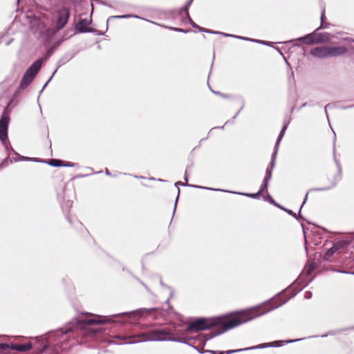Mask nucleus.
Listing matches in <instances>:
<instances>
[{"instance_id": "nucleus-1", "label": "nucleus", "mask_w": 354, "mask_h": 354, "mask_svg": "<svg viewBox=\"0 0 354 354\" xmlns=\"http://www.w3.org/2000/svg\"><path fill=\"white\" fill-rule=\"evenodd\" d=\"M288 300V298L283 300L274 307L267 310V312L281 306ZM266 313V311L257 313L256 310H251L213 318H199L189 323L187 328L183 330L178 329V327L181 326V325L174 324L173 328H160L158 329L151 330L147 333H144L143 335L145 336L148 340L184 342L181 336L192 332L196 333L201 330L209 329L211 330V333L209 339H211L236 326L262 315Z\"/></svg>"}, {"instance_id": "nucleus-2", "label": "nucleus", "mask_w": 354, "mask_h": 354, "mask_svg": "<svg viewBox=\"0 0 354 354\" xmlns=\"http://www.w3.org/2000/svg\"><path fill=\"white\" fill-rule=\"evenodd\" d=\"M80 330L82 334L86 336L88 333V318L86 315L84 318L79 317L71 321L64 328L53 332H50L46 338L41 339V344L35 346L37 353L44 354V350L51 346L57 353L59 348L66 350L68 348L67 340L71 337V333Z\"/></svg>"}, {"instance_id": "nucleus-3", "label": "nucleus", "mask_w": 354, "mask_h": 354, "mask_svg": "<svg viewBox=\"0 0 354 354\" xmlns=\"http://www.w3.org/2000/svg\"><path fill=\"white\" fill-rule=\"evenodd\" d=\"M42 63L43 61L41 59H37L27 69L21 80L19 88H26L32 82L41 68Z\"/></svg>"}, {"instance_id": "nucleus-4", "label": "nucleus", "mask_w": 354, "mask_h": 354, "mask_svg": "<svg viewBox=\"0 0 354 354\" xmlns=\"http://www.w3.org/2000/svg\"><path fill=\"white\" fill-rule=\"evenodd\" d=\"M163 310L160 308H139L133 311L121 313V315L127 316L129 318H139L143 317L145 314L153 315V319H158V315H162Z\"/></svg>"}, {"instance_id": "nucleus-5", "label": "nucleus", "mask_w": 354, "mask_h": 354, "mask_svg": "<svg viewBox=\"0 0 354 354\" xmlns=\"http://www.w3.org/2000/svg\"><path fill=\"white\" fill-rule=\"evenodd\" d=\"M9 122V117L3 114L0 120V140L5 146L7 151H12L14 153L15 151L12 147L9 148L8 145V128Z\"/></svg>"}, {"instance_id": "nucleus-6", "label": "nucleus", "mask_w": 354, "mask_h": 354, "mask_svg": "<svg viewBox=\"0 0 354 354\" xmlns=\"http://www.w3.org/2000/svg\"><path fill=\"white\" fill-rule=\"evenodd\" d=\"M41 344V339L37 341L34 345L31 343L28 342L25 344H11L10 345L6 344H0V352H4L9 348L12 350L17 351L19 352H26L29 351L32 347L35 348V346H39Z\"/></svg>"}, {"instance_id": "nucleus-7", "label": "nucleus", "mask_w": 354, "mask_h": 354, "mask_svg": "<svg viewBox=\"0 0 354 354\" xmlns=\"http://www.w3.org/2000/svg\"><path fill=\"white\" fill-rule=\"evenodd\" d=\"M328 33H316L313 32L304 37H300L298 40L303 41L306 44L326 42L328 40Z\"/></svg>"}, {"instance_id": "nucleus-8", "label": "nucleus", "mask_w": 354, "mask_h": 354, "mask_svg": "<svg viewBox=\"0 0 354 354\" xmlns=\"http://www.w3.org/2000/svg\"><path fill=\"white\" fill-rule=\"evenodd\" d=\"M69 17V11L67 8H64L59 10L57 13V28L62 29L67 23Z\"/></svg>"}, {"instance_id": "nucleus-9", "label": "nucleus", "mask_w": 354, "mask_h": 354, "mask_svg": "<svg viewBox=\"0 0 354 354\" xmlns=\"http://www.w3.org/2000/svg\"><path fill=\"white\" fill-rule=\"evenodd\" d=\"M310 54L318 58L329 57L327 46H319L314 48L310 50Z\"/></svg>"}, {"instance_id": "nucleus-10", "label": "nucleus", "mask_w": 354, "mask_h": 354, "mask_svg": "<svg viewBox=\"0 0 354 354\" xmlns=\"http://www.w3.org/2000/svg\"><path fill=\"white\" fill-rule=\"evenodd\" d=\"M329 57L340 56L347 52L344 46H327Z\"/></svg>"}, {"instance_id": "nucleus-11", "label": "nucleus", "mask_w": 354, "mask_h": 354, "mask_svg": "<svg viewBox=\"0 0 354 354\" xmlns=\"http://www.w3.org/2000/svg\"><path fill=\"white\" fill-rule=\"evenodd\" d=\"M268 346H279V345L277 344V342H273L272 343H271L270 344H259L258 346H252L250 348L228 351L227 352V353L231 354V353H238V352H241V351H243L253 350V349H257V348H267Z\"/></svg>"}, {"instance_id": "nucleus-12", "label": "nucleus", "mask_w": 354, "mask_h": 354, "mask_svg": "<svg viewBox=\"0 0 354 354\" xmlns=\"http://www.w3.org/2000/svg\"><path fill=\"white\" fill-rule=\"evenodd\" d=\"M73 189H68L65 188L64 189V196H63V202L62 203V206L64 209H69L72 206L73 201L70 198L66 199L65 197H69V194H73Z\"/></svg>"}, {"instance_id": "nucleus-13", "label": "nucleus", "mask_w": 354, "mask_h": 354, "mask_svg": "<svg viewBox=\"0 0 354 354\" xmlns=\"http://www.w3.org/2000/svg\"><path fill=\"white\" fill-rule=\"evenodd\" d=\"M342 247V243L341 242H338L334 243L333 245L329 248L324 254V258L326 260L329 259L337 250H339Z\"/></svg>"}, {"instance_id": "nucleus-14", "label": "nucleus", "mask_w": 354, "mask_h": 354, "mask_svg": "<svg viewBox=\"0 0 354 354\" xmlns=\"http://www.w3.org/2000/svg\"><path fill=\"white\" fill-rule=\"evenodd\" d=\"M270 179H271V171L270 170L266 171V176L263 179V183H262L261 188L259 191L261 194L268 189V183H269V181Z\"/></svg>"}, {"instance_id": "nucleus-15", "label": "nucleus", "mask_w": 354, "mask_h": 354, "mask_svg": "<svg viewBox=\"0 0 354 354\" xmlns=\"http://www.w3.org/2000/svg\"><path fill=\"white\" fill-rule=\"evenodd\" d=\"M76 29L81 32H88V22L86 20H82L76 25Z\"/></svg>"}, {"instance_id": "nucleus-16", "label": "nucleus", "mask_w": 354, "mask_h": 354, "mask_svg": "<svg viewBox=\"0 0 354 354\" xmlns=\"http://www.w3.org/2000/svg\"><path fill=\"white\" fill-rule=\"evenodd\" d=\"M107 320L104 318L97 317L94 316L93 314L90 313V326L96 324H103L105 323Z\"/></svg>"}, {"instance_id": "nucleus-17", "label": "nucleus", "mask_w": 354, "mask_h": 354, "mask_svg": "<svg viewBox=\"0 0 354 354\" xmlns=\"http://www.w3.org/2000/svg\"><path fill=\"white\" fill-rule=\"evenodd\" d=\"M14 155L15 156V157L12 158V160L14 162H18V161H21V160H35V161L37 162V160L35 158H28V157L21 156L16 151H14Z\"/></svg>"}, {"instance_id": "nucleus-18", "label": "nucleus", "mask_w": 354, "mask_h": 354, "mask_svg": "<svg viewBox=\"0 0 354 354\" xmlns=\"http://www.w3.org/2000/svg\"><path fill=\"white\" fill-rule=\"evenodd\" d=\"M155 328H153V329H150L148 331L145 332V333H142L140 334H139L138 335H137L136 337H133V339H135V337H137L139 339L138 340H130L128 342L129 344H135V343H138V342H145V341H149L145 336L143 335L144 333H148L149 331L151 330H154Z\"/></svg>"}, {"instance_id": "nucleus-19", "label": "nucleus", "mask_w": 354, "mask_h": 354, "mask_svg": "<svg viewBox=\"0 0 354 354\" xmlns=\"http://www.w3.org/2000/svg\"><path fill=\"white\" fill-rule=\"evenodd\" d=\"M277 152H278V149H274V151H273V153L272 154V158H271V162H270V167L266 169V171L270 170L271 171V174H272V170H273V169L274 167V165H275V161H276V158H277Z\"/></svg>"}, {"instance_id": "nucleus-20", "label": "nucleus", "mask_w": 354, "mask_h": 354, "mask_svg": "<svg viewBox=\"0 0 354 354\" xmlns=\"http://www.w3.org/2000/svg\"><path fill=\"white\" fill-rule=\"evenodd\" d=\"M219 34H221V35H224L225 37H236V38L241 39H243V40H250V41H256V42L263 44H267L265 41H259V40L250 39H248V38H246V37H244L235 36V35H230V34H227V33H223V32H220Z\"/></svg>"}, {"instance_id": "nucleus-21", "label": "nucleus", "mask_w": 354, "mask_h": 354, "mask_svg": "<svg viewBox=\"0 0 354 354\" xmlns=\"http://www.w3.org/2000/svg\"><path fill=\"white\" fill-rule=\"evenodd\" d=\"M48 165L53 167H60L63 165L62 164V160L57 159H51L48 162H46Z\"/></svg>"}, {"instance_id": "nucleus-22", "label": "nucleus", "mask_w": 354, "mask_h": 354, "mask_svg": "<svg viewBox=\"0 0 354 354\" xmlns=\"http://www.w3.org/2000/svg\"><path fill=\"white\" fill-rule=\"evenodd\" d=\"M192 1H193V0H188L185 5L184 11H185V14L186 16H188V14H189L188 9H189V6H191V4L192 3Z\"/></svg>"}, {"instance_id": "nucleus-23", "label": "nucleus", "mask_w": 354, "mask_h": 354, "mask_svg": "<svg viewBox=\"0 0 354 354\" xmlns=\"http://www.w3.org/2000/svg\"><path fill=\"white\" fill-rule=\"evenodd\" d=\"M284 133L283 132H280L278 138H277V142H276V144H275V146H274V149H279V144H280V142L282 139V138L284 136Z\"/></svg>"}, {"instance_id": "nucleus-24", "label": "nucleus", "mask_w": 354, "mask_h": 354, "mask_svg": "<svg viewBox=\"0 0 354 354\" xmlns=\"http://www.w3.org/2000/svg\"><path fill=\"white\" fill-rule=\"evenodd\" d=\"M235 193L237 194L236 192H235ZM238 194H242V195H245V196L251 197L252 198H257L261 194L259 192H258L256 194H243V193H238Z\"/></svg>"}, {"instance_id": "nucleus-25", "label": "nucleus", "mask_w": 354, "mask_h": 354, "mask_svg": "<svg viewBox=\"0 0 354 354\" xmlns=\"http://www.w3.org/2000/svg\"><path fill=\"white\" fill-rule=\"evenodd\" d=\"M335 185H336V181L335 182H333L332 184L330 186H328V187H322V188H315V189H314V190L315 191H325V190L330 189L331 187H335Z\"/></svg>"}, {"instance_id": "nucleus-26", "label": "nucleus", "mask_w": 354, "mask_h": 354, "mask_svg": "<svg viewBox=\"0 0 354 354\" xmlns=\"http://www.w3.org/2000/svg\"><path fill=\"white\" fill-rule=\"evenodd\" d=\"M175 185L177 187L178 185H181V186H190V187H196V188H203V189H207V187H200V186H196V185H185L183 183L180 182V181H178V182H176L175 183Z\"/></svg>"}, {"instance_id": "nucleus-27", "label": "nucleus", "mask_w": 354, "mask_h": 354, "mask_svg": "<svg viewBox=\"0 0 354 354\" xmlns=\"http://www.w3.org/2000/svg\"><path fill=\"white\" fill-rule=\"evenodd\" d=\"M329 26H330V24L327 23L326 21H322V23L320 24V26L318 28L316 29L315 32L319 30H320V29H322V28H326Z\"/></svg>"}, {"instance_id": "nucleus-28", "label": "nucleus", "mask_w": 354, "mask_h": 354, "mask_svg": "<svg viewBox=\"0 0 354 354\" xmlns=\"http://www.w3.org/2000/svg\"><path fill=\"white\" fill-rule=\"evenodd\" d=\"M186 17L187 18L189 24L192 26V27L194 28H199V26H198L196 23H194L192 19L190 18L189 17V15L188 14V16H186Z\"/></svg>"}, {"instance_id": "nucleus-29", "label": "nucleus", "mask_w": 354, "mask_h": 354, "mask_svg": "<svg viewBox=\"0 0 354 354\" xmlns=\"http://www.w3.org/2000/svg\"><path fill=\"white\" fill-rule=\"evenodd\" d=\"M289 123H290V122H289V121H287V122H286V121H284V122H283V127H282V129H281V132H283V133H285V132H286V129H287V128H288V126Z\"/></svg>"}, {"instance_id": "nucleus-30", "label": "nucleus", "mask_w": 354, "mask_h": 354, "mask_svg": "<svg viewBox=\"0 0 354 354\" xmlns=\"http://www.w3.org/2000/svg\"><path fill=\"white\" fill-rule=\"evenodd\" d=\"M172 30H175V31H177V32H189V30H185V29H183V28H171Z\"/></svg>"}, {"instance_id": "nucleus-31", "label": "nucleus", "mask_w": 354, "mask_h": 354, "mask_svg": "<svg viewBox=\"0 0 354 354\" xmlns=\"http://www.w3.org/2000/svg\"><path fill=\"white\" fill-rule=\"evenodd\" d=\"M326 19L325 17V7H323L322 9V14H321V22L324 21Z\"/></svg>"}, {"instance_id": "nucleus-32", "label": "nucleus", "mask_w": 354, "mask_h": 354, "mask_svg": "<svg viewBox=\"0 0 354 354\" xmlns=\"http://www.w3.org/2000/svg\"><path fill=\"white\" fill-rule=\"evenodd\" d=\"M279 207H280V208H281V209H283V210H285L286 212H287L290 215H292V216L296 217V214H295V213H294L292 210L285 209V208H283V207H281V206H280Z\"/></svg>"}, {"instance_id": "nucleus-33", "label": "nucleus", "mask_w": 354, "mask_h": 354, "mask_svg": "<svg viewBox=\"0 0 354 354\" xmlns=\"http://www.w3.org/2000/svg\"><path fill=\"white\" fill-rule=\"evenodd\" d=\"M207 352L210 353L211 354H225V352L220 351H207Z\"/></svg>"}, {"instance_id": "nucleus-34", "label": "nucleus", "mask_w": 354, "mask_h": 354, "mask_svg": "<svg viewBox=\"0 0 354 354\" xmlns=\"http://www.w3.org/2000/svg\"><path fill=\"white\" fill-rule=\"evenodd\" d=\"M312 297V293L309 291H307L304 294L305 299H310Z\"/></svg>"}, {"instance_id": "nucleus-35", "label": "nucleus", "mask_w": 354, "mask_h": 354, "mask_svg": "<svg viewBox=\"0 0 354 354\" xmlns=\"http://www.w3.org/2000/svg\"><path fill=\"white\" fill-rule=\"evenodd\" d=\"M268 201H270L272 203L274 204L277 207H280V205H278L277 203H275V201L272 198V197L270 196H268Z\"/></svg>"}, {"instance_id": "nucleus-36", "label": "nucleus", "mask_w": 354, "mask_h": 354, "mask_svg": "<svg viewBox=\"0 0 354 354\" xmlns=\"http://www.w3.org/2000/svg\"><path fill=\"white\" fill-rule=\"evenodd\" d=\"M205 32L210 33V34H218V33H220V32H216V31H214V30H209V29H207V31H205Z\"/></svg>"}, {"instance_id": "nucleus-37", "label": "nucleus", "mask_w": 354, "mask_h": 354, "mask_svg": "<svg viewBox=\"0 0 354 354\" xmlns=\"http://www.w3.org/2000/svg\"><path fill=\"white\" fill-rule=\"evenodd\" d=\"M56 71H57V70H55V71L53 72V73L52 74V75L50 76V77L49 78V80H48L47 81V82L45 84V85H44V88L45 86H46V85L48 84V82L52 80V78H53V75L55 74Z\"/></svg>"}, {"instance_id": "nucleus-38", "label": "nucleus", "mask_w": 354, "mask_h": 354, "mask_svg": "<svg viewBox=\"0 0 354 354\" xmlns=\"http://www.w3.org/2000/svg\"><path fill=\"white\" fill-rule=\"evenodd\" d=\"M308 192H307V194H306L305 196V198H304V201L300 207V209H301V207H303L304 204L306 203V201H307V198H308Z\"/></svg>"}, {"instance_id": "nucleus-39", "label": "nucleus", "mask_w": 354, "mask_h": 354, "mask_svg": "<svg viewBox=\"0 0 354 354\" xmlns=\"http://www.w3.org/2000/svg\"><path fill=\"white\" fill-rule=\"evenodd\" d=\"M198 29L201 31V32H205L207 31V29L206 28H202L201 26H199V28H198Z\"/></svg>"}, {"instance_id": "nucleus-40", "label": "nucleus", "mask_w": 354, "mask_h": 354, "mask_svg": "<svg viewBox=\"0 0 354 354\" xmlns=\"http://www.w3.org/2000/svg\"><path fill=\"white\" fill-rule=\"evenodd\" d=\"M115 18H127L129 15L115 16Z\"/></svg>"}, {"instance_id": "nucleus-41", "label": "nucleus", "mask_w": 354, "mask_h": 354, "mask_svg": "<svg viewBox=\"0 0 354 354\" xmlns=\"http://www.w3.org/2000/svg\"><path fill=\"white\" fill-rule=\"evenodd\" d=\"M89 331H90V334H91V333H96V332H97V330H95V329H93V328H91L90 327Z\"/></svg>"}, {"instance_id": "nucleus-42", "label": "nucleus", "mask_w": 354, "mask_h": 354, "mask_svg": "<svg viewBox=\"0 0 354 354\" xmlns=\"http://www.w3.org/2000/svg\"><path fill=\"white\" fill-rule=\"evenodd\" d=\"M341 272H343V273H346V274H354V272H346V271H340Z\"/></svg>"}, {"instance_id": "nucleus-43", "label": "nucleus", "mask_w": 354, "mask_h": 354, "mask_svg": "<svg viewBox=\"0 0 354 354\" xmlns=\"http://www.w3.org/2000/svg\"><path fill=\"white\" fill-rule=\"evenodd\" d=\"M330 106V104H327L326 106H325V111L326 113H327V109Z\"/></svg>"}, {"instance_id": "nucleus-44", "label": "nucleus", "mask_w": 354, "mask_h": 354, "mask_svg": "<svg viewBox=\"0 0 354 354\" xmlns=\"http://www.w3.org/2000/svg\"><path fill=\"white\" fill-rule=\"evenodd\" d=\"M295 341H296V340H290V341H288L287 342H288V343H292V342H295Z\"/></svg>"}, {"instance_id": "nucleus-45", "label": "nucleus", "mask_w": 354, "mask_h": 354, "mask_svg": "<svg viewBox=\"0 0 354 354\" xmlns=\"http://www.w3.org/2000/svg\"><path fill=\"white\" fill-rule=\"evenodd\" d=\"M185 180L186 181H187V175H186V174L185 175Z\"/></svg>"}, {"instance_id": "nucleus-46", "label": "nucleus", "mask_w": 354, "mask_h": 354, "mask_svg": "<svg viewBox=\"0 0 354 354\" xmlns=\"http://www.w3.org/2000/svg\"><path fill=\"white\" fill-rule=\"evenodd\" d=\"M89 31H90V32H93V28H90Z\"/></svg>"}, {"instance_id": "nucleus-47", "label": "nucleus", "mask_w": 354, "mask_h": 354, "mask_svg": "<svg viewBox=\"0 0 354 354\" xmlns=\"http://www.w3.org/2000/svg\"><path fill=\"white\" fill-rule=\"evenodd\" d=\"M169 299H168L166 301V303H167V304H169Z\"/></svg>"}, {"instance_id": "nucleus-48", "label": "nucleus", "mask_w": 354, "mask_h": 354, "mask_svg": "<svg viewBox=\"0 0 354 354\" xmlns=\"http://www.w3.org/2000/svg\"><path fill=\"white\" fill-rule=\"evenodd\" d=\"M91 12H93V10H91ZM91 15H92V12L90 13V18L91 17Z\"/></svg>"}, {"instance_id": "nucleus-49", "label": "nucleus", "mask_w": 354, "mask_h": 354, "mask_svg": "<svg viewBox=\"0 0 354 354\" xmlns=\"http://www.w3.org/2000/svg\"><path fill=\"white\" fill-rule=\"evenodd\" d=\"M217 191H222L221 189H217ZM223 192H225V190H223Z\"/></svg>"}, {"instance_id": "nucleus-50", "label": "nucleus", "mask_w": 354, "mask_h": 354, "mask_svg": "<svg viewBox=\"0 0 354 354\" xmlns=\"http://www.w3.org/2000/svg\"><path fill=\"white\" fill-rule=\"evenodd\" d=\"M313 190H314V189H311L308 190V192H310V191H313Z\"/></svg>"}, {"instance_id": "nucleus-51", "label": "nucleus", "mask_w": 354, "mask_h": 354, "mask_svg": "<svg viewBox=\"0 0 354 354\" xmlns=\"http://www.w3.org/2000/svg\"><path fill=\"white\" fill-rule=\"evenodd\" d=\"M216 93L221 95V93H220L219 92H216Z\"/></svg>"}, {"instance_id": "nucleus-52", "label": "nucleus", "mask_w": 354, "mask_h": 354, "mask_svg": "<svg viewBox=\"0 0 354 354\" xmlns=\"http://www.w3.org/2000/svg\"><path fill=\"white\" fill-rule=\"evenodd\" d=\"M64 166L68 167L71 166L70 165H64Z\"/></svg>"}, {"instance_id": "nucleus-53", "label": "nucleus", "mask_w": 354, "mask_h": 354, "mask_svg": "<svg viewBox=\"0 0 354 354\" xmlns=\"http://www.w3.org/2000/svg\"><path fill=\"white\" fill-rule=\"evenodd\" d=\"M354 106V104L353 105H351L349 107H353Z\"/></svg>"}]
</instances>
